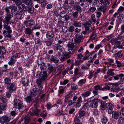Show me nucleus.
<instances>
[{
	"label": "nucleus",
	"instance_id": "46",
	"mask_svg": "<svg viewBox=\"0 0 124 124\" xmlns=\"http://www.w3.org/2000/svg\"><path fill=\"white\" fill-rule=\"evenodd\" d=\"M7 105L6 103H0V108L3 110H5L6 109V106Z\"/></svg>",
	"mask_w": 124,
	"mask_h": 124
},
{
	"label": "nucleus",
	"instance_id": "5",
	"mask_svg": "<svg viewBox=\"0 0 124 124\" xmlns=\"http://www.w3.org/2000/svg\"><path fill=\"white\" fill-rule=\"evenodd\" d=\"M14 104L15 106H16L21 112L23 111L25 109V106H23V103L19 99L15 100L14 101Z\"/></svg>",
	"mask_w": 124,
	"mask_h": 124
},
{
	"label": "nucleus",
	"instance_id": "35",
	"mask_svg": "<svg viewBox=\"0 0 124 124\" xmlns=\"http://www.w3.org/2000/svg\"><path fill=\"white\" fill-rule=\"evenodd\" d=\"M22 3L25 4L27 6L26 7H27L28 6H30L31 5H32L31 0H26L23 1L22 2Z\"/></svg>",
	"mask_w": 124,
	"mask_h": 124
},
{
	"label": "nucleus",
	"instance_id": "10",
	"mask_svg": "<svg viewBox=\"0 0 124 124\" xmlns=\"http://www.w3.org/2000/svg\"><path fill=\"white\" fill-rule=\"evenodd\" d=\"M71 55L65 52L63 55H60L59 56V59L62 62H63L66 59L69 58L70 57Z\"/></svg>",
	"mask_w": 124,
	"mask_h": 124
},
{
	"label": "nucleus",
	"instance_id": "1",
	"mask_svg": "<svg viewBox=\"0 0 124 124\" xmlns=\"http://www.w3.org/2000/svg\"><path fill=\"white\" fill-rule=\"evenodd\" d=\"M17 7L15 5H12L8 7H7L4 8L6 13V16L5 17V20H3V22L13 23V20H11L14 15V13L17 10Z\"/></svg>",
	"mask_w": 124,
	"mask_h": 124
},
{
	"label": "nucleus",
	"instance_id": "37",
	"mask_svg": "<svg viewBox=\"0 0 124 124\" xmlns=\"http://www.w3.org/2000/svg\"><path fill=\"white\" fill-rule=\"evenodd\" d=\"M94 90L98 92V90H104V88H102L99 85H96L94 86L93 87Z\"/></svg>",
	"mask_w": 124,
	"mask_h": 124
},
{
	"label": "nucleus",
	"instance_id": "29",
	"mask_svg": "<svg viewBox=\"0 0 124 124\" xmlns=\"http://www.w3.org/2000/svg\"><path fill=\"white\" fill-rule=\"evenodd\" d=\"M91 90H90L86 91L85 92L83 93L82 94V96L84 98L88 97L91 94Z\"/></svg>",
	"mask_w": 124,
	"mask_h": 124
},
{
	"label": "nucleus",
	"instance_id": "64",
	"mask_svg": "<svg viewBox=\"0 0 124 124\" xmlns=\"http://www.w3.org/2000/svg\"><path fill=\"white\" fill-rule=\"evenodd\" d=\"M12 0L14 2L17 6H19L21 4V1L20 0Z\"/></svg>",
	"mask_w": 124,
	"mask_h": 124
},
{
	"label": "nucleus",
	"instance_id": "39",
	"mask_svg": "<svg viewBox=\"0 0 124 124\" xmlns=\"http://www.w3.org/2000/svg\"><path fill=\"white\" fill-rule=\"evenodd\" d=\"M4 83L8 85L11 83V79L8 77L5 78L4 79Z\"/></svg>",
	"mask_w": 124,
	"mask_h": 124
},
{
	"label": "nucleus",
	"instance_id": "33",
	"mask_svg": "<svg viewBox=\"0 0 124 124\" xmlns=\"http://www.w3.org/2000/svg\"><path fill=\"white\" fill-rule=\"evenodd\" d=\"M48 39L49 40L45 41V43L46 44V45L47 46H51L53 43V42L54 40V39Z\"/></svg>",
	"mask_w": 124,
	"mask_h": 124
},
{
	"label": "nucleus",
	"instance_id": "6",
	"mask_svg": "<svg viewBox=\"0 0 124 124\" xmlns=\"http://www.w3.org/2000/svg\"><path fill=\"white\" fill-rule=\"evenodd\" d=\"M67 47L68 50L69 51L67 53L70 55H71V54H73L75 53L77 46L74 43H69L67 45Z\"/></svg>",
	"mask_w": 124,
	"mask_h": 124
},
{
	"label": "nucleus",
	"instance_id": "28",
	"mask_svg": "<svg viewBox=\"0 0 124 124\" xmlns=\"http://www.w3.org/2000/svg\"><path fill=\"white\" fill-rule=\"evenodd\" d=\"M74 10H76V11H78V12H81L82 11V9L80 6L79 5H76V6L73 8Z\"/></svg>",
	"mask_w": 124,
	"mask_h": 124
},
{
	"label": "nucleus",
	"instance_id": "58",
	"mask_svg": "<svg viewBox=\"0 0 124 124\" xmlns=\"http://www.w3.org/2000/svg\"><path fill=\"white\" fill-rule=\"evenodd\" d=\"M96 10V8H95V7L92 6L91 7L89 8V11L92 12H95Z\"/></svg>",
	"mask_w": 124,
	"mask_h": 124
},
{
	"label": "nucleus",
	"instance_id": "9",
	"mask_svg": "<svg viewBox=\"0 0 124 124\" xmlns=\"http://www.w3.org/2000/svg\"><path fill=\"white\" fill-rule=\"evenodd\" d=\"M101 100L98 98H94L93 100L90 104V106L92 108H96L98 106V103L100 102Z\"/></svg>",
	"mask_w": 124,
	"mask_h": 124
},
{
	"label": "nucleus",
	"instance_id": "48",
	"mask_svg": "<svg viewBox=\"0 0 124 124\" xmlns=\"http://www.w3.org/2000/svg\"><path fill=\"white\" fill-rule=\"evenodd\" d=\"M66 14V13L64 11H61L59 14L60 18L62 19V18H64V16Z\"/></svg>",
	"mask_w": 124,
	"mask_h": 124
},
{
	"label": "nucleus",
	"instance_id": "16",
	"mask_svg": "<svg viewBox=\"0 0 124 124\" xmlns=\"http://www.w3.org/2000/svg\"><path fill=\"white\" fill-rule=\"evenodd\" d=\"M73 96L72 92H70L65 96L64 102L66 103H68L69 99L71 98Z\"/></svg>",
	"mask_w": 124,
	"mask_h": 124
},
{
	"label": "nucleus",
	"instance_id": "14",
	"mask_svg": "<svg viewBox=\"0 0 124 124\" xmlns=\"http://www.w3.org/2000/svg\"><path fill=\"white\" fill-rule=\"evenodd\" d=\"M84 37L82 35L77 34L75 38V42L77 43H79L81 42V40L83 39Z\"/></svg>",
	"mask_w": 124,
	"mask_h": 124
},
{
	"label": "nucleus",
	"instance_id": "18",
	"mask_svg": "<svg viewBox=\"0 0 124 124\" xmlns=\"http://www.w3.org/2000/svg\"><path fill=\"white\" fill-rule=\"evenodd\" d=\"M34 23V21L32 20L25 21L24 22V24L27 26H31L33 25Z\"/></svg>",
	"mask_w": 124,
	"mask_h": 124
},
{
	"label": "nucleus",
	"instance_id": "60",
	"mask_svg": "<svg viewBox=\"0 0 124 124\" xmlns=\"http://www.w3.org/2000/svg\"><path fill=\"white\" fill-rule=\"evenodd\" d=\"M99 2L98 0H94L93 1V3H92L93 5L95 6H98L99 5Z\"/></svg>",
	"mask_w": 124,
	"mask_h": 124
},
{
	"label": "nucleus",
	"instance_id": "17",
	"mask_svg": "<svg viewBox=\"0 0 124 124\" xmlns=\"http://www.w3.org/2000/svg\"><path fill=\"white\" fill-rule=\"evenodd\" d=\"M46 35L47 39H51L54 37V32L52 31H48L47 32Z\"/></svg>",
	"mask_w": 124,
	"mask_h": 124
},
{
	"label": "nucleus",
	"instance_id": "45",
	"mask_svg": "<svg viewBox=\"0 0 124 124\" xmlns=\"http://www.w3.org/2000/svg\"><path fill=\"white\" fill-rule=\"evenodd\" d=\"M82 98L81 96H80L78 99L77 100V102L76 104V106L78 107H79L80 106V103L82 102V101L81 100Z\"/></svg>",
	"mask_w": 124,
	"mask_h": 124
},
{
	"label": "nucleus",
	"instance_id": "49",
	"mask_svg": "<svg viewBox=\"0 0 124 124\" xmlns=\"http://www.w3.org/2000/svg\"><path fill=\"white\" fill-rule=\"evenodd\" d=\"M14 16H15V18L18 20H21L23 18L22 14L17 13Z\"/></svg>",
	"mask_w": 124,
	"mask_h": 124
},
{
	"label": "nucleus",
	"instance_id": "19",
	"mask_svg": "<svg viewBox=\"0 0 124 124\" xmlns=\"http://www.w3.org/2000/svg\"><path fill=\"white\" fill-rule=\"evenodd\" d=\"M25 8L28 12L32 14L34 12V9L32 5H31L30 6L26 7Z\"/></svg>",
	"mask_w": 124,
	"mask_h": 124
},
{
	"label": "nucleus",
	"instance_id": "27",
	"mask_svg": "<svg viewBox=\"0 0 124 124\" xmlns=\"http://www.w3.org/2000/svg\"><path fill=\"white\" fill-rule=\"evenodd\" d=\"M113 40L115 42V44L114 45V47L119 48L120 46V41H117L116 38L113 39Z\"/></svg>",
	"mask_w": 124,
	"mask_h": 124
},
{
	"label": "nucleus",
	"instance_id": "32",
	"mask_svg": "<svg viewBox=\"0 0 124 124\" xmlns=\"http://www.w3.org/2000/svg\"><path fill=\"white\" fill-rule=\"evenodd\" d=\"M78 11L73 12L72 13V16L74 19H77L78 18Z\"/></svg>",
	"mask_w": 124,
	"mask_h": 124
},
{
	"label": "nucleus",
	"instance_id": "36",
	"mask_svg": "<svg viewBox=\"0 0 124 124\" xmlns=\"http://www.w3.org/2000/svg\"><path fill=\"white\" fill-rule=\"evenodd\" d=\"M106 107V108H108L110 110H112L113 108V105L110 103H107Z\"/></svg>",
	"mask_w": 124,
	"mask_h": 124
},
{
	"label": "nucleus",
	"instance_id": "44",
	"mask_svg": "<svg viewBox=\"0 0 124 124\" xmlns=\"http://www.w3.org/2000/svg\"><path fill=\"white\" fill-rule=\"evenodd\" d=\"M62 48V46L58 44H55L54 45V49L56 50H61Z\"/></svg>",
	"mask_w": 124,
	"mask_h": 124
},
{
	"label": "nucleus",
	"instance_id": "30",
	"mask_svg": "<svg viewBox=\"0 0 124 124\" xmlns=\"http://www.w3.org/2000/svg\"><path fill=\"white\" fill-rule=\"evenodd\" d=\"M98 11L101 12H102L104 13L106 11V6H101L98 8Z\"/></svg>",
	"mask_w": 124,
	"mask_h": 124
},
{
	"label": "nucleus",
	"instance_id": "38",
	"mask_svg": "<svg viewBox=\"0 0 124 124\" xmlns=\"http://www.w3.org/2000/svg\"><path fill=\"white\" fill-rule=\"evenodd\" d=\"M22 83L24 86H27L28 85V80L25 78H24L22 80Z\"/></svg>",
	"mask_w": 124,
	"mask_h": 124
},
{
	"label": "nucleus",
	"instance_id": "55",
	"mask_svg": "<svg viewBox=\"0 0 124 124\" xmlns=\"http://www.w3.org/2000/svg\"><path fill=\"white\" fill-rule=\"evenodd\" d=\"M85 79H82L80 80L78 83V84L80 85H82L85 84L86 82Z\"/></svg>",
	"mask_w": 124,
	"mask_h": 124
},
{
	"label": "nucleus",
	"instance_id": "3",
	"mask_svg": "<svg viewBox=\"0 0 124 124\" xmlns=\"http://www.w3.org/2000/svg\"><path fill=\"white\" fill-rule=\"evenodd\" d=\"M38 65L41 70L40 74V77L39 79L45 81L47 77L46 69L44 68L45 66V63L43 62H41Z\"/></svg>",
	"mask_w": 124,
	"mask_h": 124
},
{
	"label": "nucleus",
	"instance_id": "31",
	"mask_svg": "<svg viewBox=\"0 0 124 124\" xmlns=\"http://www.w3.org/2000/svg\"><path fill=\"white\" fill-rule=\"evenodd\" d=\"M115 62L116 66L118 68H120L121 67H123L124 66V64L122 63L121 62L118 61L117 60H115Z\"/></svg>",
	"mask_w": 124,
	"mask_h": 124
},
{
	"label": "nucleus",
	"instance_id": "43",
	"mask_svg": "<svg viewBox=\"0 0 124 124\" xmlns=\"http://www.w3.org/2000/svg\"><path fill=\"white\" fill-rule=\"evenodd\" d=\"M0 103H6L7 100L5 97L1 96L0 98Z\"/></svg>",
	"mask_w": 124,
	"mask_h": 124
},
{
	"label": "nucleus",
	"instance_id": "63",
	"mask_svg": "<svg viewBox=\"0 0 124 124\" xmlns=\"http://www.w3.org/2000/svg\"><path fill=\"white\" fill-rule=\"evenodd\" d=\"M58 23V25L59 27H62L64 25V22L61 20L59 21Z\"/></svg>",
	"mask_w": 124,
	"mask_h": 124
},
{
	"label": "nucleus",
	"instance_id": "52",
	"mask_svg": "<svg viewBox=\"0 0 124 124\" xmlns=\"http://www.w3.org/2000/svg\"><path fill=\"white\" fill-rule=\"evenodd\" d=\"M94 0H79L81 2H87V3L90 5H91L93 3V1Z\"/></svg>",
	"mask_w": 124,
	"mask_h": 124
},
{
	"label": "nucleus",
	"instance_id": "57",
	"mask_svg": "<svg viewBox=\"0 0 124 124\" xmlns=\"http://www.w3.org/2000/svg\"><path fill=\"white\" fill-rule=\"evenodd\" d=\"M62 71L61 68L60 66H59L56 67L54 70L55 72L57 73L58 72H60Z\"/></svg>",
	"mask_w": 124,
	"mask_h": 124
},
{
	"label": "nucleus",
	"instance_id": "12",
	"mask_svg": "<svg viewBox=\"0 0 124 124\" xmlns=\"http://www.w3.org/2000/svg\"><path fill=\"white\" fill-rule=\"evenodd\" d=\"M7 88L10 91L13 92L16 90V87L14 83H11L8 85L7 86Z\"/></svg>",
	"mask_w": 124,
	"mask_h": 124
},
{
	"label": "nucleus",
	"instance_id": "54",
	"mask_svg": "<svg viewBox=\"0 0 124 124\" xmlns=\"http://www.w3.org/2000/svg\"><path fill=\"white\" fill-rule=\"evenodd\" d=\"M25 99L27 102L30 103L32 100V98L31 96H27L25 98Z\"/></svg>",
	"mask_w": 124,
	"mask_h": 124
},
{
	"label": "nucleus",
	"instance_id": "41",
	"mask_svg": "<svg viewBox=\"0 0 124 124\" xmlns=\"http://www.w3.org/2000/svg\"><path fill=\"white\" fill-rule=\"evenodd\" d=\"M32 30L29 28H26L25 29V33L29 35H30L32 32Z\"/></svg>",
	"mask_w": 124,
	"mask_h": 124
},
{
	"label": "nucleus",
	"instance_id": "2",
	"mask_svg": "<svg viewBox=\"0 0 124 124\" xmlns=\"http://www.w3.org/2000/svg\"><path fill=\"white\" fill-rule=\"evenodd\" d=\"M44 80L39 79L37 81L38 87L33 88L31 91V95L32 97L35 96L37 95H39L42 92L43 88V84L44 82Z\"/></svg>",
	"mask_w": 124,
	"mask_h": 124
},
{
	"label": "nucleus",
	"instance_id": "22",
	"mask_svg": "<svg viewBox=\"0 0 124 124\" xmlns=\"http://www.w3.org/2000/svg\"><path fill=\"white\" fill-rule=\"evenodd\" d=\"M120 116L119 114L116 111H113L112 113V116L113 118L117 119H118Z\"/></svg>",
	"mask_w": 124,
	"mask_h": 124
},
{
	"label": "nucleus",
	"instance_id": "20",
	"mask_svg": "<svg viewBox=\"0 0 124 124\" xmlns=\"http://www.w3.org/2000/svg\"><path fill=\"white\" fill-rule=\"evenodd\" d=\"M81 117L78 116H75L74 119L75 124H82V121L81 120Z\"/></svg>",
	"mask_w": 124,
	"mask_h": 124
},
{
	"label": "nucleus",
	"instance_id": "56",
	"mask_svg": "<svg viewBox=\"0 0 124 124\" xmlns=\"http://www.w3.org/2000/svg\"><path fill=\"white\" fill-rule=\"evenodd\" d=\"M107 76L109 77L110 76H112L114 75V72H113L111 70H109L108 71L107 73Z\"/></svg>",
	"mask_w": 124,
	"mask_h": 124
},
{
	"label": "nucleus",
	"instance_id": "26",
	"mask_svg": "<svg viewBox=\"0 0 124 124\" xmlns=\"http://www.w3.org/2000/svg\"><path fill=\"white\" fill-rule=\"evenodd\" d=\"M108 64L112 66H116L115 61L113 59H109L108 60Z\"/></svg>",
	"mask_w": 124,
	"mask_h": 124
},
{
	"label": "nucleus",
	"instance_id": "62",
	"mask_svg": "<svg viewBox=\"0 0 124 124\" xmlns=\"http://www.w3.org/2000/svg\"><path fill=\"white\" fill-rule=\"evenodd\" d=\"M77 2H75L74 1H70L69 4L72 7H73V8L74 7L76 6L75 4Z\"/></svg>",
	"mask_w": 124,
	"mask_h": 124
},
{
	"label": "nucleus",
	"instance_id": "11",
	"mask_svg": "<svg viewBox=\"0 0 124 124\" xmlns=\"http://www.w3.org/2000/svg\"><path fill=\"white\" fill-rule=\"evenodd\" d=\"M18 54H19V53H16V55H14L11 57L10 61L8 62L9 65H12L15 63V62L16 61V58L18 56Z\"/></svg>",
	"mask_w": 124,
	"mask_h": 124
},
{
	"label": "nucleus",
	"instance_id": "13",
	"mask_svg": "<svg viewBox=\"0 0 124 124\" xmlns=\"http://www.w3.org/2000/svg\"><path fill=\"white\" fill-rule=\"evenodd\" d=\"M40 111L41 110L38 108H33L32 109V112L30 113V115L32 116H39Z\"/></svg>",
	"mask_w": 124,
	"mask_h": 124
},
{
	"label": "nucleus",
	"instance_id": "34",
	"mask_svg": "<svg viewBox=\"0 0 124 124\" xmlns=\"http://www.w3.org/2000/svg\"><path fill=\"white\" fill-rule=\"evenodd\" d=\"M110 0H101L100 1L101 3L103 4L105 6H106L107 4L109 5L110 4Z\"/></svg>",
	"mask_w": 124,
	"mask_h": 124
},
{
	"label": "nucleus",
	"instance_id": "8",
	"mask_svg": "<svg viewBox=\"0 0 124 124\" xmlns=\"http://www.w3.org/2000/svg\"><path fill=\"white\" fill-rule=\"evenodd\" d=\"M11 118L7 116H4L1 117V124H8L11 120Z\"/></svg>",
	"mask_w": 124,
	"mask_h": 124
},
{
	"label": "nucleus",
	"instance_id": "21",
	"mask_svg": "<svg viewBox=\"0 0 124 124\" xmlns=\"http://www.w3.org/2000/svg\"><path fill=\"white\" fill-rule=\"evenodd\" d=\"M49 58L50 61H53L55 63H58L59 61L58 58L53 55L50 56Z\"/></svg>",
	"mask_w": 124,
	"mask_h": 124
},
{
	"label": "nucleus",
	"instance_id": "53",
	"mask_svg": "<svg viewBox=\"0 0 124 124\" xmlns=\"http://www.w3.org/2000/svg\"><path fill=\"white\" fill-rule=\"evenodd\" d=\"M101 108L103 110L105 109L106 108V103L104 102L101 101Z\"/></svg>",
	"mask_w": 124,
	"mask_h": 124
},
{
	"label": "nucleus",
	"instance_id": "7",
	"mask_svg": "<svg viewBox=\"0 0 124 124\" xmlns=\"http://www.w3.org/2000/svg\"><path fill=\"white\" fill-rule=\"evenodd\" d=\"M92 23L91 22H86L84 24L85 31H83L81 33L82 35V34L86 35L89 32V30L91 27Z\"/></svg>",
	"mask_w": 124,
	"mask_h": 124
},
{
	"label": "nucleus",
	"instance_id": "40",
	"mask_svg": "<svg viewBox=\"0 0 124 124\" xmlns=\"http://www.w3.org/2000/svg\"><path fill=\"white\" fill-rule=\"evenodd\" d=\"M124 76V75L122 74H121L118 75L114 77V78L115 80H118L119 79V78L120 79H122V78Z\"/></svg>",
	"mask_w": 124,
	"mask_h": 124
},
{
	"label": "nucleus",
	"instance_id": "42",
	"mask_svg": "<svg viewBox=\"0 0 124 124\" xmlns=\"http://www.w3.org/2000/svg\"><path fill=\"white\" fill-rule=\"evenodd\" d=\"M6 50L5 48L1 46H0V54L1 55H3L5 54Z\"/></svg>",
	"mask_w": 124,
	"mask_h": 124
},
{
	"label": "nucleus",
	"instance_id": "50",
	"mask_svg": "<svg viewBox=\"0 0 124 124\" xmlns=\"http://www.w3.org/2000/svg\"><path fill=\"white\" fill-rule=\"evenodd\" d=\"M97 36V33L95 31H94L90 36V39L92 40H94L95 39Z\"/></svg>",
	"mask_w": 124,
	"mask_h": 124
},
{
	"label": "nucleus",
	"instance_id": "59",
	"mask_svg": "<svg viewBox=\"0 0 124 124\" xmlns=\"http://www.w3.org/2000/svg\"><path fill=\"white\" fill-rule=\"evenodd\" d=\"M85 114V112L84 111H80L79 113V116L81 117L84 116Z\"/></svg>",
	"mask_w": 124,
	"mask_h": 124
},
{
	"label": "nucleus",
	"instance_id": "15",
	"mask_svg": "<svg viewBox=\"0 0 124 124\" xmlns=\"http://www.w3.org/2000/svg\"><path fill=\"white\" fill-rule=\"evenodd\" d=\"M74 27L72 25H70L69 27L68 28V35L71 37L73 34V32L74 31Z\"/></svg>",
	"mask_w": 124,
	"mask_h": 124
},
{
	"label": "nucleus",
	"instance_id": "24",
	"mask_svg": "<svg viewBox=\"0 0 124 124\" xmlns=\"http://www.w3.org/2000/svg\"><path fill=\"white\" fill-rule=\"evenodd\" d=\"M53 16L54 19L56 22L58 21L60 19L59 16L57 11H55L54 12Z\"/></svg>",
	"mask_w": 124,
	"mask_h": 124
},
{
	"label": "nucleus",
	"instance_id": "61",
	"mask_svg": "<svg viewBox=\"0 0 124 124\" xmlns=\"http://www.w3.org/2000/svg\"><path fill=\"white\" fill-rule=\"evenodd\" d=\"M101 120L103 124H105L107 121L108 119L106 117H104L101 119Z\"/></svg>",
	"mask_w": 124,
	"mask_h": 124
},
{
	"label": "nucleus",
	"instance_id": "47",
	"mask_svg": "<svg viewBox=\"0 0 124 124\" xmlns=\"http://www.w3.org/2000/svg\"><path fill=\"white\" fill-rule=\"evenodd\" d=\"M118 31L119 32V33L120 35L124 33V24H123L121 26L120 30L119 29Z\"/></svg>",
	"mask_w": 124,
	"mask_h": 124
},
{
	"label": "nucleus",
	"instance_id": "25",
	"mask_svg": "<svg viewBox=\"0 0 124 124\" xmlns=\"http://www.w3.org/2000/svg\"><path fill=\"white\" fill-rule=\"evenodd\" d=\"M47 70L48 72L50 73L53 71L55 69V68L54 66L52 65H51L49 63L48 64Z\"/></svg>",
	"mask_w": 124,
	"mask_h": 124
},
{
	"label": "nucleus",
	"instance_id": "4",
	"mask_svg": "<svg viewBox=\"0 0 124 124\" xmlns=\"http://www.w3.org/2000/svg\"><path fill=\"white\" fill-rule=\"evenodd\" d=\"M10 23L5 22L4 24V29L5 30L4 31L3 34L5 36L11 38L12 35L10 34L12 32V31L11 29V28L9 26L8 24Z\"/></svg>",
	"mask_w": 124,
	"mask_h": 124
},
{
	"label": "nucleus",
	"instance_id": "23",
	"mask_svg": "<svg viewBox=\"0 0 124 124\" xmlns=\"http://www.w3.org/2000/svg\"><path fill=\"white\" fill-rule=\"evenodd\" d=\"M73 25L76 27L79 28L81 27L82 25L80 22L74 20L73 23Z\"/></svg>",
	"mask_w": 124,
	"mask_h": 124
},
{
	"label": "nucleus",
	"instance_id": "51",
	"mask_svg": "<svg viewBox=\"0 0 124 124\" xmlns=\"http://www.w3.org/2000/svg\"><path fill=\"white\" fill-rule=\"evenodd\" d=\"M29 115L28 114L27 116H26L24 118V122L26 124L28 123L30 121V119L29 116Z\"/></svg>",
	"mask_w": 124,
	"mask_h": 124
}]
</instances>
